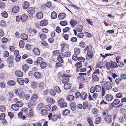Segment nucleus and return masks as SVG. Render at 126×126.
I'll return each instance as SVG.
<instances>
[{"label": "nucleus", "instance_id": "obj_46", "mask_svg": "<svg viewBox=\"0 0 126 126\" xmlns=\"http://www.w3.org/2000/svg\"><path fill=\"white\" fill-rule=\"evenodd\" d=\"M54 89L55 91L58 94L60 93L61 92L60 88L58 86H55L54 87Z\"/></svg>", "mask_w": 126, "mask_h": 126}, {"label": "nucleus", "instance_id": "obj_20", "mask_svg": "<svg viewBox=\"0 0 126 126\" xmlns=\"http://www.w3.org/2000/svg\"><path fill=\"white\" fill-rule=\"evenodd\" d=\"M78 78L79 82H85V79L84 76L80 75L78 76Z\"/></svg>", "mask_w": 126, "mask_h": 126}, {"label": "nucleus", "instance_id": "obj_44", "mask_svg": "<svg viewBox=\"0 0 126 126\" xmlns=\"http://www.w3.org/2000/svg\"><path fill=\"white\" fill-rule=\"evenodd\" d=\"M21 17V20L22 21H24L26 20L28 18L27 16L25 14H23L22 15Z\"/></svg>", "mask_w": 126, "mask_h": 126}, {"label": "nucleus", "instance_id": "obj_26", "mask_svg": "<svg viewBox=\"0 0 126 126\" xmlns=\"http://www.w3.org/2000/svg\"><path fill=\"white\" fill-rule=\"evenodd\" d=\"M111 68H116L118 67L117 63L111 61Z\"/></svg>", "mask_w": 126, "mask_h": 126}, {"label": "nucleus", "instance_id": "obj_57", "mask_svg": "<svg viewBox=\"0 0 126 126\" xmlns=\"http://www.w3.org/2000/svg\"><path fill=\"white\" fill-rule=\"evenodd\" d=\"M87 121L90 126H94L92 120L90 117L88 118Z\"/></svg>", "mask_w": 126, "mask_h": 126}, {"label": "nucleus", "instance_id": "obj_54", "mask_svg": "<svg viewBox=\"0 0 126 126\" xmlns=\"http://www.w3.org/2000/svg\"><path fill=\"white\" fill-rule=\"evenodd\" d=\"M60 51L59 50H54L53 51V55L56 56L60 53Z\"/></svg>", "mask_w": 126, "mask_h": 126}, {"label": "nucleus", "instance_id": "obj_15", "mask_svg": "<svg viewBox=\"0 0 126 126\" xmlns=\"http://www.w3.org/2000/svg\"><path fill=\"white\" fill-rule=\"evenodd\" d=\"M30 5L29 2L26 1H25L23 3L22 7L24 9H27Z\"/></svg>", "mask_w": 126, "mask_h": 126}, {"label": "nucleus", "instance_id": "obj_53", "mask_svg": "<svg viewBox=\"0 0 126 126\" xmlns=\"http://www.w3.org/2000/svg\"><path fill=\"white\" fill-rule=\"evenodd\" d=\"M24 41L22 40H20L19 42L20 47L21 48H23L24 47Z\"/></svg>", "mask_w": 126, "mask_h": 126}, {"label": "nucleus", "instance_id": "obj_25", "mask_svg": "<svg viewBox=\"0 0 126 126\" xmlns=\"http://www.w3.org/2000/svg\"><path fill=\"white\" fill-rule=\"evenodd\" d=\"M22 111L20 112L18 114V117L21 119L24 120L26 118V117L24 115H22Z\"/></svg>", "mask_w": 126, "mask_h": 126}, {"label": "nucleus", "instance_id": "obj_14", "mask_svg": "<svg viewBox=\"0 0 126 126\" xmlns=\"http://www.w3.org/2000/svg\"><path fill=\"white\" fill-rule=\"evenodd\" d=\"M33 52L35 55H39L40 54V51L37 48H34L33 49Z\"/></svg>", "mask_w": 126, "mask_h": 126}, {"label": "nucleus", "instance_id": "obj_61", "mask_svg": "<svg viewBox=\"0 0 126 126\" xmlns=\"http://www.w3.org/2000/svg\"><path fill=\"white\" fill-rule=\"evenodd\" d=\"M65 56L66 57H68L70 56L71 55V53L69 50H67L65 53Z\"/></svg>", "mask_w": 126, "mask_h": 126}, {"label": "nucleus", "instance_id": "obj_3", "mask_svg": "<svg viewBox=\"0 0 126 126\" xmlns=\"http://www.w3.org/2000/svg\"><path fill=\"white\" fill-rule=\"evenodd\" d=\"M112 86L111 84L109 81H106L103 85L102 88V95L104 96L105 94L106 90H109L111 89Z\"/></svg>", "mask_w": 126, "mask_h": 126}, {"label": "nucleus", "instance_id": "obj_49", "mask_svg": "<svg viewBox=\"0 0 126 126\" xmlns=\"http://www.w3.org/2000/svg\"><path fill=\"white\" fill-rule=\"evenodd\" d=\"M6 110V107L5 106L1 105L0 106V111L4 112Z\"/></svg>", "mask_w": 126, "mask_h": 126}, {"label": "nucleus", "instance_id": "obj_35", "mask_svg": "<svg viewBox=\"0 0 126 126\" xmlns=\"http://www.w3.org/2000/svg\"><path fill=\"white\" fill-rule=\"evenodd\" d=\"M45 107V106L43 103L39 104L37 106V108L38 110L42 109Z\"/></svg>", "mask_w": 126, "mask_h": 126}, {"label": "nucleus", "instance_id": "obj_6", "mask_svg": "<svg viewBox=\"0 0 126 126\" xmlns=\"http://www.w3.org/2000/svg\"><path fill=\"white\" fill-rule=\"evenodd\" d=\"M57 102L58 105L61 108H65L67 106V103L65 102V100L63 98H61L58 100Z\"/></svg>", "mask_w": 126, "mask_h": 126}, {"label": "nucleus", "instance_id": "obj_60", "mask_svg": "<svg viewBox=\"0 0 126 126\" xmlns=\"http://www.w3.org/2000/svg\"><path fill=\"white\" fill-rule=\"evenodd\" d=\"M41 31L43 33L45 34L48 33V30L46 28H44L41 29Z\"/></svg>", "mask_w": 126, "mask_h": 126}, {"label": "nucleus", "instance_id": "obj_64", "mask_svg": "<svg viewBox=\"0 0 126 126\" xmlns=\"http://www.w3.org/2000/svg\"><path fill=\"white\" fill-rule=\"evenodd\" d=\"M1 40L3 43L6 44L8 42V40L7 38L5 37H3L2 39Z\"/></svg>", "mask_w": 126, "mask_h": 126}, {"label": "nucleus", "instance_id": "obj_45", "mask_svg": "<svg viewBox=\"0 0 126 126\" xmlns=\"http://www.w3.org/2000/svg\"><path fill=\"white\" fill-rule=\"evenodd\" d=\"M70 113V110L68 109H65L62 112V114L63 115H66Z\"/></svg>", "mask_w": 126, "mask_h": 126}, {"label": "nucleus", "instance_id": "obj_24", "mask_svg": "<svg viewBox=\"0 0 126 126\" xmlns=\"http://www.w3.org/2000/svg\"><path fill=\"white\" fill-rule=\"evenodd\" d=\"M38 83L36 82H33L31 83V86L33 89H35L38 87Z\"/></svg>", "mask_w": 126, "mask_h": 126}, {"label": "nucleus", "instance_id": "obj_40", "mask_svg": "<svg viewBox=\"0 0 126 126\" xmlns=\"http://www.w3.org/2000/svg\"><path fill=\"white\" fill-rule=\"evenodd\" d=\"M75 98V97L74 96L70 95L67 96L66 97V99L68 101H72Z\"/></svg>", "mask_w": 126, "mask_h": 126}, {"label": "nucleus", "instance_id": "obj_28", "mask_svg": "<svg viewBox=\"0 0 126 126\" xmlns=\"http://www.w3.org/2000/svg\"><path fill=\"white\" fill-rule=\"evenodd\" d=\"M7 84L9 86H13L16 85V82L13 80H10L8 81Z\"/></svg>", "mask_w": 126, "mask_h": 126}, {"label": "nucleus", "instance_id": "obj_37", "mask_svg": "<svg viewBox=\"0 0 126 126\" xmlns=\"http://www.w3.org/2000/svg\"><path fill=\"white\" fill-rule=\"evenodd\" d=\"M21 38L23 40H26L28 38V36L25 33L22 34L21 36Z\"/></svg>", "mask_w": 126, "mask_h": 126}, {"label": "nucleus", "instance_id": "obj_16", "mask_svg": "<svg viewBox=\"0 0 126 126\" xmlns=\"http://www.w3.org/2000/svg\"><path fill=\"white\" fill-rule=\"evenodd\" d=\"M105 98L107 101H110L112 100L113 99V97L111 95L108 94L106 95Z\"/></svg>", "mask_w": 126, "mask_h": 126}, {"label": "nucleus", "instance_id": "obj_19", "mask_svg": "<svg viewBox=\"0 0 126 126\" xmlns=\"http://www.w3.org/2000/svg\"><path fill=\"white\" fill-rule=\"evenodd\" d=\"M19 107L16 104H13L11 106V108L12 109L15 111H17L19 109Z\"/></svg>", "mask_w": 126, "mask_h": 126}, {"label": "nucleus", "instance_id": "obj_2", "mask_svg": "<svg viewBox=\"0 0 126 126\" xmlns=\"http://www.w3.org/2000/svg\"><path fill=\"white\" fill-rule=\"evenodd\" d=\"M92 48L93 47L91 45L86 46L85 48L84 51H87L86 57V60H89L92 59L94 55V53L92 51Z\"/></svg>", "mask_w": 126, "mask_h": 126}, {"label": "nucleus", "instance_id": "obj_41", "mask_svg": "<svg viewBox=\"0 0 126 126\" xmlns=\"http://www.w3.org/2000/svg\"><path fill=\"white\" fill-rule=\"evenodd\" d=\"M19 10V7L18 6H16L12 9V11L13 13H16L18 12Z\"/></svg>", "mask_w": 126, "mask_h": 126}, {"label": "nucleus", "instance_id": "obj_5", "mask_svg": "<svg viewBox=\"0 0 126 126\" xmlns=\"http://www.w3.org/2000/svg\"><path fill=\"white\" fill-rule=\"evenodd\" d=\"M61 46V52H64V51L68 50L69 48V44H66L64 42H62L60 44Z\"/></svg>", "mask_w": 126, "mask_h": 126}, {"label": "nucleus", "instance_id": "obj_56", "mask_svg": "<svg viewBox=\"0 0 126 126\" xmlns=\"http://www.w3.org/2000/svg\"><path fill=\"white\" fill-rule=\"evenodd\" d=\"M83 109L85 110L88 107V103L87 101H85L83 103Z\"/></svg>", "mask_w": 126, "mask_h": 126}, {"label": "nucleus", "instance_id": "obj_62", "mask_svg": "<svg viewBox=\"0 0 126 126\" xmlns=\"http://www.w3.org/2000/svg\"><path fill=\"white\" fill-rule=\"evenodd\" d=\"M60 24L62 26H65L67 24V21H61Z\"/></svg>", "mask_w": 126, "mask_h": 126}, {"label": "nucleus", "instance_id": "obj_55", "mask_svg": "<svg viewBox=\"0 0 126 126\" xmlns=\"http://www.w3.org/2000/svg\"><path fill=\"white\" fill-rule=\"evenodd\" d=\"M38 85L40 89H43L45 86V84L43 82H42L39 83Z\"/></svg>", "mask_w": 126, "mask_h": 126}, {"label": "nucleus", "instance_id": "obj_58", "mask_svg": "<svg viewBox=\"0 0 126 126\" xmlns=\"http://www.w3.org/2000/svg\"><path fill=\"white\" fill-rule=\"evenodd\" d=\"M100 73V72L99 69L97 68H96L94 70L93 74L98 75H99Z\"/></svg>", "mask_w": 126, "mask_h": 126}, {"label": "nucleus", "instance_id": "obj_7", "mask_svg": "<svg viewBox=\"0 0 126 126\" xmlns=\"http://www.w3.org/2000/svg\"><path fill=\"white\" fill-rule=\"evenodd\" d=\"M71 76L69 75H66L64 74H63L62 76V77L63 78L62 79V82L63 83H67L69 82V78Z\"/></svg>", "mask_w": 126, "mask_h": 126}, {"label": "nucleus", "instance_id": "obj_11", "mask_svg": "<svg viewBox=\"0 0 126 126\" xmlns=\"http://www.w3.org/2000/svg\"><path fill=\"white\" fill-rule=\"evenodd\" d=\"M48 23V21L47 20H42L40 22V25L41 26H44L47 25Z\"/></svg>", "mask_w": 126, "mask_h": 126}, {"label": "nucleus", "instance_id": "obj_4", "mask_svg": "<svg viewBox=\"0 0 126 126\" xmlns=\"http://www.w3.org/2000/svg\"><path fill=\"white\" fill-rule=\"evenodd\" d=\"M48 119L49 120H51L53 122L56 121L58 118L61 119V114H59L58 115L57 114H52L51 113H49L48 116Z\"/></svg>", "mask_w": 126, "mask_h": 126}, {"label": "nucleus", "instance_id": "obj_42", "mask_svg": "<svg viewBox=\"0 0 126 126\" xmlns=\"http://www.w3.org/2000/svg\"><path fill=\"white\" fill-rule=\"evenodd\" d=\"M94 87L95 90L96 92H98L101 91V88L100 85H96Z\"/></svg>", "mask_w": 126, "mask_h": 126}, {"label": "nucleus", "instance_id": "obj_43", "mask_svg": "<svg viewBox=\"0 0 126 126\" xmlns=\"http://www.w3.org/2000/svg\"><path fill=\"white\" fill-rule=\"evenodd\" d=\"M17 82L21 85H23L24 83V80L21 78H18L17 79Z\"/></svg>", "mask_w": 126, "mask_h": 126}, {"label": "nucleus", "instance_id": "obj_22", "mask_svg": "<svg viewBox=\"0 0 126 126\" xmlns=\"http://www.w3.org/2000/svg\"><path fill=\"white\" fill-rule=\"evenodd\" d=\"M47 111L45 109H43L41 110L40 111V113L42 116H45L47 114Z\"/></svg>", "mask_w": 126, "mask_h": 126}, {"label": "nucleus", "instance_id": "obj_31", "mask_svg": "<svg viewBox=\"0 0 126 126\" xmlns=\"http://www.w3.org/2000/svg\"><path fill=\"white\" fill-rule=\"evenodd\" d=\"M96 75L93 74L92 76V79L94 81H98L99 79V78Z\"/></svg>", "mask_w": 126, "mask_h": 126}, {"label": "nucleus", "instance_id": "obj_63", "mask_svg": "<svg viewBox=\"0 0 126 126\" xmlns=\"http://www.w3.org/2000/svg\"><path fill=\"white\" fill-rule=\"evenodd\" d=\"M85 45V43L83 41H81L79 44V47L82 48L84 47Z\"/></svg>", "mask_w": 126, "mask_h": 126}, {"label": "nucleus", "instance_id": "obj_21", "mask_svg": "<svg viewBox=\"0 0 126 126\" xmlns=\"http://www.w3.org/2000/svg\"><path fill=\"white\" fill-rule=\"evenodd\" d=\"M36 17L38 19H40L43 17V14L41 12H39L36 14Z\"/></svg>", "mask_w": 126, "mask_h": 126}, {"label": "nucleus", "instance_id": "obj_30", "mask_svg": "<svg viewBox=\"0 0 126 126\" xmlns=\"http://www.w3.org/2000/svg\"><path fill=\"white\" fill-rule=\"evenodd\" d=\"M74 53L76 56H77L79 55L80 52V49L78 47L75 48L74 49Z\"/></svg>", "mask_w": 126, "mask_h": 126}, {"label": "nucleus", "instance_id": "obj_48", "mask_svg": "<svg viewBox=\"0 0 126 126\" xmlns=\"http://www.w3.org/2000/svg\"><path fill=\"white\" fill-rule=\"evenodd\" d=\"M7 61L8 62H13L14 61V57L12 55L9 56L7 58Z\"/></svg>", "mask_w": 126, "mask_h": 126}, {"label": "nucleus", "instance_id": "obj_52", "mask_svg": "<svg viewBox=\"0 0 126 126\" xmlns=\"http://www.w3.org/2000/svg\"><path fill=\"white\" fill-rule=\"evenodd\" d=\"M75 65L76 67L80 68L82 66V64L81 62H78L75 64Z\"/></svg>", "mask_w": 126, "mask_h": 126}, {"label": "nucleus", "instance_id": "obj_13", "mask_svg": "<svg viewBox=\"0 0 126 126\" xmlns=\"http://www.w3.org/2000/svg\"><path fill=\"white\" fill-rule=\"evenodd\" d=\"M102 64L103 65V66H104L103 64L105 65V66H106L108 70H109L110 68H111V61L109 62L106 63H104V62H102Z\"/></svg>", "mask_w": 126, "mask_h": 126}, {"label": "nucleus", "instance_id": "obj_47", "mask_svg": "<svg viewBox=\"0 0 126 126\" xmlns=\"http://www.w3.org/2000/svg\"><path fill=\"white\" fill-rule=\"evenodd\" d=\"M47 101L52 104H54L55 102L54 100L51 97L48 98L47 100Z\"/></svg>", "mask_w": 126, "mask_h": 126}, {"label": "nucleus", "instance_id": "obj_33", "mask_svg": "<svg viewBox=\"0 0 126 126\" xmlns=\"http://www.w3.org/2000/svg\"><path fill=\"white\" fill-rule=\"evenodd\" d=\"M57 16V14L55 12L53 11L52 12L51 15V17L52 19H54L56 18Z\"/></svg>", "mask_w": 126, "mask_h": 126}, {"label": "nucleus", "instance_id": "obj_8", "mask_svg": "<svg viewBox=\"0 0 126 126\" xmlns=\"http://www.w3.org/2000/svg\"><path fill=\"white\" fill-rule=\"evenodd\" d=\"M105 121L108 123H111L112 122V118L111 115H106L104 118Z\"/></svg>", "mask_w": 126, "mask_h": 126}, {"label": "nucleus", "instance_id": "obj_27", "mask_svg": "<svg viewBox=\"0 0 126 126\" xmlns=\"http://www.w3.org/2000/svg\"><path fill=\"white\" fill-rule=\"evenodd\" d=\"M70 23L72 27H74L75 25L78 24L77 22L74 19H72L71 20Z\"/></svg>", "mask_w": 126, "mask_h": 126}, {"label": "nucleus", "instance_id": "obj_32", "mask_svg": "<svg viewBox=\"0 0 126 126\" xmlns=\"http://www.w3.org/2000/svg\"><path fill=\"white\" fill-rule=\"evenodd\" d=\"M66 15L64 13H61L59 14L58 16V17L59 19L61 20H62L64 19Z\"/></svg>", "mask_w": 126, "mask_h": 126}, {"label": "nucleus", "instance_id": "obj_9", "mask_svg": "<svg viewBox=\"0 0 126 126\" xmlns=\"http://www.w3.org/2000/svg\"><path fill=\"white\" fill-rule=\"evenodd\" d=\"M88 94L85 92L81 93L80 97L82 99L84 100H86L88 97Z\"/></svg>", "mask_w": 126, "mask_h": 126}, {"label": "nucleus", "instance_id": "obj_51", "mask_svg": "<svg viewBox=\"0 0 126 126\" xmlns=\"http://www.w3.org/2000/svg\"><path fill=\"white\" fill-rule=\"evenodd\" d=\"M47 64L46 62H43L40 64L41 68L43 69L45 68L47 66Z\"/></svg>", "mask_w": 126, "mask_h": 126}, {"label": "nucleus", "instance_id": "obj_59", "mask_svg": "<svg viewBox=\"0 0 126 126\" xmlns=\"http://www.w3.org/2000/svg\"><path fill=\"white\" fill-rule=\"evenodd\" d=\"M49 92L50 94L52 96H55L56 94V92H55L53 89H50Z\"/></svg>", "mask_w": 126, "mask_h": 126}, {"label": "nucleus", "instance_id": "obj_34", "mask_svg": "<svg viewBox=\"0 0 126 126\" xmlns=\"http://www.w3.org/2000/svg\"><path fill=\"white\" fill-rule=\"evenodd\" d=\"M86 71H87V73L89 74L92 71V66H88L86 67H85Z\"/></svg>", "mask_w": 126, "mask_h": 126}, {"label": "nucleus", "instance_id": "obj_50", "mask_svg": "<svg viewBox=\"0 0 126 126\" xmlns=\"http://www.w3.org/2000/svg\"><path fill=\"white\" fill-rule=\"evenodd\" d=\"M1 16L3 17L7 18L8 16V15L7 12L5 11H4L2 12L1 14Z\"/></svg>", "mask_w": 126, "mask_h": 126}, {"label": "nucleus", "instance_id": "obj_10", "mask_svg": "<svg viewBox=\"0 0 126 126\" xmlns=\"http://www.w3.org/2000/svg\"><path fill=\"white\" fill-rule=\"evenodd\" d=\"M34 77L37 79H40L42 78V75L40 72H36L34 74Z\"/></svg>", "mask_w": 126, "mask_h": 126}, {"label": "nucleus", "instance_id": "obj_39", "mask_svg": "<svg viewBox=\"0 0 126 126\" xmlns=\"http://www.w3.org/2000/svg\"><path fill=\"white\" fill-rule=\"evenodd\" d=\"M39 37L41 40H44L47 38V36L45 34L42 33L40 34Z\"/></svg>", "mask_w": 126, "mask_h": 126}, {"label": "nucleus", "instance_id": "obj_17", "mask_svg": "<svg viewBox=\"0 0 126 126\" xmlns=\"http://www.w3.org/2000/svg\"><path fill=\"white\" fill-rule=\"evenodd\" d=\"M15 74L16 76L19 77H22L23 75V73L19 70H16L15 71Z\"/></svg>", "mask_w": 126, "mask_h": 126}, {"label": "nucleus", "instance_id": "obj_36", "mask_svg": "<svg viewBox=\"0 0 126 126\" xmlns=\"http://www.w3.org/2000/svg\"><path fill=\"white\" fill-rule=\"evenodd\" d=\"M76 29L77 31L81 32L83 30V26L81 25H78L76 27Z\"/></svg>", "mask_w": 126, "mask_h": 126}, {"label": "nucleus", "instance_id": "obj_38", "mask_svg": "<svg viewBox=\"0 0 126 126\" xmlns=\"http://www.w3.org/2000/svg\"><path fill=\"white\" fill-rule=\"evenodd\" d=\"M44 59L41 57H39L37 59L36 63L38 64H40L43 62Z\"/></svg>", "mask_w": 126, "mask_h": 126}, {"label": "nucleus", "instance_id": "obj_29", "mask_svg": "<svg viewBox=\"0 0 126 126\" xmlns=\"http://www.w3.org/2000/svg\"><path fill=\"white\" fill-rule=\"evenodd\" d=\"M64 88L65 89H69L71 88V85L68 83H65L64 85Z\"/></svg>", "mask_w": 126, "mask_h": 126}, {"label": "nucleus", "instance_id": "obj_18", "mask_svg": "<svg viewBox=\"0 0 126 126\" xmlns=\"http://www.w3.org/2000/svg\"><path fill=\"white\" fill-rule=\"evenodd\" d=\"M76 104L75 102H72L70 105V106L71 109L73 111L74 110H76Z\"/></svg>", "mask_w": 126, "mask_h": 126}, {"label": "nucleus", "instance_id": "obj_12", "mask_svg": "<svg viewBox=\"0 0 126 126\" xmlns=\"http://www.w3.org/2000/svg\"><path fill=\"white\" fill-rule=\"evenodd\" d=\"M35 11V9L33 7H30L27 9V12L32 16L34 13Z\"/></svg>", "mask_w": 126, "mask_h": 126}, {"label": "nucleus", "instance_id": "obj_1", "mask_svg": "<svg viewBox=\"0 0 126 126\" xmlns=\"http://www.w3.org/2000/svg\"><path fill=\"white\" fill-rule=\"evenodd\" d=\"M39 98L38 95L36 93H34L31 97L30 102L28 103V107L31 108L32 107L35 106L36 103V102Z\"/></svg>", "mask_w": 126, "mask_h": 126}, {"label": "nucleus", "instance_id": "obj_23", "mask_svg": "<svg viewBox=\"0 0 126 126\" xmlns=\"http://www.w3.org/2000/svg\"><path fill=\"white\" fill-rule=\"evenodd\" d=\"M22 71L24 72L27 71L29 67L28 65L27 64H25L23 65L22 66Z\"/></svg>", "mask_w": 126, "mask_h": 126}]
</instances>
